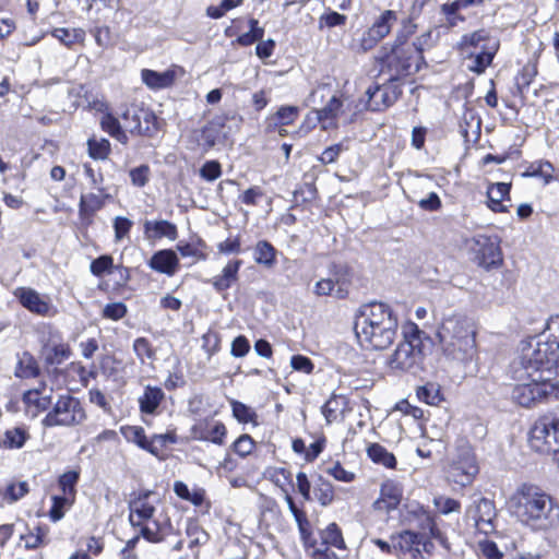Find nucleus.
<instances>
[{
    "instance_id": "f257e3e1",
    "label": "nucleus",
    "mask_w": 559,
    "mask_h": 559,
    "mask_svg": "<svg viewBox=\"0 0 559 559\" xmlns=\"http://www.w3.org/2000/svg\"><path fill=\"white\" fill-rule=\"evenodd\" d=\"M547 329L548 338L522 344L520 356L511 365L512 378L522 382L513 388L511 399L523 407L559 399V381L545 377L552 371L559 373V317L551 318Z\"/></svg>"
},
{
    "instance_id": "f03ea898",
    "label": "nucleus",
    "mask_w": 559,
    "mask_h": 559,
    "mask_svg": "<svg viewBox=\"0 0 559 559\" xmlns=\"http://www.w3.org/2000/svg\"><path fill=\"white\" fill-rule=\"evenodd\" d=\"M512 514L534 531H547L559 524V506L535 486L523 485L509 499Z\"/></svg>"
},
{
    "instance_id": "7ed1b4c3",
    "label": "nucleus",
    "mask_w": 559,
    "mask_h": 559,
    "mask_svg": "<svg viewBox=\"0 0 559 559\" xmlns=\"http://www.w3.org/2000/svg\"><path fill=\"white\" fill-rule=\"evenodd\" d=\"M397 326V318L388 305L372 302L360 308L354 329L361 346L384 349L395 340Z\"/></svg>"
},
{
    "instance_id": "20e7f679",
    "label": "nucleus",
    "mask_w": 559,
    "mask_h": 559,
    "mask_svg": "<svg viewBox=\"0 0 559 559\" xmlns=\"http://www.w3.org/2000/svg\"><path fill=\"white\" fill-rule=\"evenodd\" d=\"M160 499L152 490L133 492L128 501L129 522L140 527V534L150 543H160L171 530V522L158 507Z\"/></svg>"
},
{
    "instance_id": "39448f33",
    "label": "nucleus",
    "mask_w": 559,
    "mask_h": 559,
    "mask_svg": "<svg viewBox=\"0 0 559 559\" xmlns=\"http://www.w3.org/2000/svg\"><path fill=\"white\" fill-rule=\"evenodd\" d=\"M475 335L473 323L459 314L445 317L437 333L443 354L460 362L468 361L474 357Z\"/></svg>"
},
{
    "instance_id": "423d86ee",
    "label": "nucleus",
    "mask_w": 559,
    "mask_h": 559,
    "mask_svg": "<svg viewBox=\"0 0 559 559\" xmlns=\"http://www.w3.org/2000/svg\"><path fill=\"white\" fill-rule=\"evenodd\" d=\"M420 334L421 332L417 326L413 328L412 333L405 334V338L399 343L386 360L391 371L396 373H417L423 369L425 356Z\"/></svg>"
},
{
    "instance_id": "0eeeda50",
    "label": "nucleus",
    "mask_w": 559,
    "mask_h": 559,
    "mask_svg": "<svg viewBox=\"0 0 559 559\" xmlns=\"http://www.w3.org/2000/svg\"><path fill=\"white\" fill-rule=\"evenodd\" d=\"M477 474L478 465L472 448L465 443L459 445L447 468V479L464 487L472 484Z\"/></svg>"
},
{
    "instance_id": "6e6552de",
    "label": "nucleus",
    "mask_w": 559,
    "mask_h": 559,
    "mask_svg": "<svg viewBox=\"0 0 559 559\" xmlns=\"http://www.w3.org/2000/svg\"><path fill=\"white\" fill-rule=\"evenodd\" d=\"M85 418L86 414L80 401L67 394L58 399L53 408L44 418L43 424L47 427L74 426L82 424Z\"/></svg>"
},
{
    "instance_id": "1a4fd4ad",
    "label": "nucleus",
    "mask_w": 559,
    "mask_h": 559,
    "mask_svg": "<svg viewBox=\"0 0 559 559\" xmlns=\"http://www.w3.org/2000/svg\"><path fill=\"white\" fill-rule=\"evenodd\" d=\"M557 438L554 418L545 416L537 419L531 428L528 444L537 453H552L557 461V454H559Z\"/></svg>"
},
{
    "instance_id": "9d476101",
    "label": "nucleus",
    "mask_w": 559,
    "mask_h": 559,
    "mask_svg": "<svg viewBox=\"0 0 559 559\" xmlns=\"http://www.w3.org/2000/svg\"><path fill=\"white\" fill-rule=\"evenodd\" d=\"M465 518L479 533L488 535L495 532L497 511L493 501L487 498L474 500L467 507Z\"/></svg>"
},
{
    "instance_id": "9b49d317",
    "label": "nucleus",
    "mask_w": 559,
    "mask_h": 559,
    "mask_svg": "<svg viewBox=\"0 0 559 559\" xmlns=\"http://www.w3.org/2000/svg\"><path fill=\"white\" fill-rule=\"evenodd\" d=\"M471 242V249L481 266L490 269L502 264L503 258L498 236L476 235Z\"/></svg>"
},
{
    "instance_id": "f8f14e48",
    "label": "nucleus",
    "mask_w": 559,
    "mask_h": 559,
    "mask_svg": "<svg viewBox=\"0 0 559 559\" xmlns=\"http://www.w3.org/2000/svg\"><path fill=\"white\" fill-rule=\"evenodd\" d=\"M122 119L124 130L133 134L147 135L156 129L154 114L143 108H128Z\"/></svg>"
},
{
    "instance_id": "ddd939ff",
    "label": "nucleus",
    "mask_w": 559,
    "mask_h": 559,
    "mask_svg": "<svg viewBox=\"0 0 559 559\" xmlns=\"http://www.w3.org/2000/svg\"><path fill=\"white\" fill-rule=\"evenodd\" d=\"M401 91L392 84L374 85L368 87L367 108L372 111H381L392 106L399 98Z\"/></svg>"
},
{
    "instance_id": "4468645a",
    "label": "nucleus",
    "mask_w": 559,
    "mask_h": 559,
    "mask_svg": "<svg viewBox=\"0 0 559 559\" xmlns=\"http://www.w3.org/2000/svg\"><path fill=\"white\" fill-rule=\"evenodd\" d=\"M431 45V32L428 31L424 33L423 35L418 36L415 41L413 43L414 56H409L406 58H403L404 50L397 49L394 50V55L396 59L399 60L400 68L399 72L408 74L413 71L417 72L419 70V61L423 59V51Z\"/></svg>"
},
{
    "instance_id": "2eb2a0df",
    "label": "nucleus",
    "mask_w": 559,
    "mask_h": 559,
    "mask_svg": "<svg viewBox=\"0 0 559 559\" xmlns=\"http://www.w3.org/2000/svg\"><path fill=\"white\" fill-rule=\"evenodd\" d=\"M403 498V487L394 480H386L381 485L380 496L373 502L374 511L389 513L395 510Z\"/></svg>"
},
{
    "instance_id": "dca6fc26",
    "label": "nucleus",
    "mask_w": 559,
    "mask_h": 559,
    "mask_svg": "<svg viewBox=\"0 0 559 559\" xmlns=\"http://www.w3.org/2000/svg\"><path fill=\"white\" fill-rule=\"evenodd\" d=\"M148 266L158 273L173 276L178 272L180 262L174 250L163 249L152 255Z\"/></svg>"
},
{
    "instance_id": "f3484780",
    "label": "nucleus",
    "mask_w": 559,
    "mask_h": 559,
    "mask_svg": "<svg viewBox=\"0 0 559 559\" xmlns=\"http://www.w3.org/2000/svg\"><path fill=\"white\" fill-rule=\"evenodd\" d=\"M144 236L148 241H156L163 237L176 240L178 237L177 226L168 221H145L143 224Z\"/></svg>"
},
{
    "instance_id": "a211bd4d",
    "label": "nucleus",
    "mask_w": 559,
    "mask_h": 559,
    "mask_svg": "<svg viewBox=\"0 0 559 559\" xmlns=\"http://www.w3.org/2000/svg\"><path fill=\"white\" fill-rule=\"evenodd\" d=\"M20 302L32 312L46 314L49 311V302L32 288H17L14 293Z\"/></svg>"
},
{
    "instance_id": "6ab92c4d",
    "label": "nucleus",
    "mask_w": 559,
    "mask_h": 559,
    "mask_svg": "<svg viewBox=\"0 0 559 559\" xmlns=\"http://www.w3.org/2000/svg\"><path fill=\"white\" fill-rule=\"evenodd\" d=\"M242 264L241 260L229 261L222 273L211 278L209 282L217 293H222L230 288L238 281V272Z\"/></svg>"
},
{
    "instance_id": "aec40b11",
    "label": "nucleus",
    "mask_w": 559,
    "mask_h": 559,
    "mask_svg": "<svg viewBox=\"0 0 559 559\" xmlns=\"http://www.w3.org/2000/svg\"><path fill=\"white\" fill-rule=\"evenodd\" d=\"M511 186L504 182L492 183L487 189V204L493 211L498 213L508 212L509 205L504 204V201L510 202L509 193Z\"/></svg>"
},
{
    "instance_id": "412c9836",
    "label": "nucleus",
    "mask_w": 559,
    "mask_h": 559,
    "mask_svg": "<svg viewBox=\"0 0 559 559\" xmlns=\"http://www.w3.org/2000/svg\"><path fill=\"white\" fill-rule=\"evenodd\" d=\"M165 399L164 391L158 386L146 385L139 397L140 411L143 414L155 415L160 403Z\"/></svg>"
},
{
    "instance_id": "4be33fe9",
    "label": "nucleus",
    "mask_w": 559,
    "mask_h": 559,
    "mask_svg": "<svg viewBox=\"0 0 559 559\" xmlns=\"http://www.w3.org/2000/svg\"><path fill=\"white\" fill-rule=\"evenodd\" d=\"M342 102L337 96H332L326 106L317 110V119L323 130L336 127V118L341 111Z\"/></svg>"
},
{
    "instance_id": "5701e85b",
    "label": "nucleus",
    "mask_w": 559,
    "mask_h": 559,
    "mask_svg": "<svg viewBox=\"0 0 559 559\" xmlns=\"http://www.w3.org/2000/svg\"><path fill=\"white\" fill-rule=\"evenodd\" d=\"M48 526L36 525L32 528L27 527V532L22 534L20 539L26 549L34 550L48 544Z\"/></svg>"
},
{
    "instance_id": "b1692460",
    "label": "nucleus",
    "mask_w": 559,
    "mask_h": 559,
    "mask_svg": "<svg viewBox=\"0 0 559 559\" xmlns=\"http://www.w3.org/2000/svg\"><path fill=\"white\" fill-rule=\"evenodd\" d=\"M120 432L128 442H132L150 453H155L151 439L146 438L145 431L142 427L122 426L120 428Z\"/></svg>"
},
{
    "instance_id": "393cba45",
    "label": "nucleus",
    "mask_w": 559,
    "mask_h": 559,
    "mask_svg": "<svg viewBox=\"0 0 559 559\" xmlns=\"http://www.w3.org/2000/svg\"><path fill=\"white\" fill-rule=\"evenodd\" d=\"M200 431L199 438L211 441L216 444H223L226 436V427L222 423H205L200 424L195 428V433Z\"/></svg>"
},
{
    "instance_id": "a878e982",
    "label": "nucleus",
    "mask_w": 559,
    "mask_h": 559,
    "mask_svg": "<svg viewBox=\"0 0 559 559\" xmlns=\"http://www.w3.org/2000/svg\"><path fill=\"white\" fill-rule=\"evenodd\" d=\"M396 22L397 13L393 10H384L369 28L383 39L390 34Z\"/></svg>"
},
{
    "instance_id": "bb28decb",
    "label": "nucleus",
    "mask_w": 559,
    "mask_h": 559,
    "mask_svg": "<svg viewBox=\"0 0 559 559\" xmlns=\"http://www.w3.org/2000/svg\"><path fill=\"white\" fill-rule=\"evenodd\" d=\"M367 454L373 463L383 465L384 467L394 468L396 465V459L394 454L389 452L383 445L379 443H371L368 445Z\"/></svg>"
},
{
    "instance_id": "cd10ccee",
    "label": "nucleus",
    "mask_w": 559,
    "mask_h": 559,
    "mask_svg": "<svg viewBox=\"0 0 559 559\" xmlns=\"http://www.w3.org/2000/svg\"><path fill=\"white\" fill-rule=\"evenodd\" d=\"M393 548L402 552L413 551L415 547L421 545V535L412 531H404L396 536H392Z\"/></svg>"
},
{
    "instance_id": "c85d7f7f",
    "label": "nucleus",
    "mask_w": 559,
    "mask_h": 559,
    "mask_svg": "<svg viewBox=\"0 0 559 559\" xmlns=\"http://www.w3.org/2000/svg\"><path fill=\"white\" fill-rule=\"evenodd\" d=\"M80 473L76 471H69L59 477V487L62 490V500L66 503H73L75 499V486L79 480Z\"/></svg>"
},
{
    "instance_id": "c756f323",
    "label": "nucleus",
    "mask_w": 559,
    "mask_h": 559,
    "mask_svg": "<svg viewBox=\"0 0 559 559\" xmlns=\"http://www.w3.org/2000/svg\"><path fill=\"white\" fill-rule=\"evenodd\" d=\"M52 36L57 38L68 48H71L75 44H82L85 39V32L82 28H55Z\"/></svg>"
},
{
    "instance_id": "7c9ffc66",
    "label": "nucleus",
    "mask_w": 559,
    "mask_h": 559,
    "mask_svg": "<svg viewBox=\"0 0 559 559\" xmlns=\"http://www.w3.org/2000/svg\"><path fill=\"white\" fill-rule=\"evenodd\" d=\"M143 82L151 88H165L173 83L174 74L171 72H156L144 69L141 73Z\"/></svg>"
},
{
    "instance_id": "2f4dec72",
    "label": "nucleus",
    "mask_w": 559,
    "mask_h": 559,
    "mask_svg": "<svg viewBox=\"0 0 559 559\" xmlns=\"http://www.w3.org/2000/svg\"><path fill=\"white\" fill-rule=\"evenodd\" d=\"M346 408V397L342 395H333L322 406V414L326 421L330 424L335 421L340 416L343 415Z\"/></svg>"
},
{
    "instance_id": "473e14b6",
    "label": "nucleus",
    "mask_w": 559,
    "mask_h": 559,
    "mask_svg": "<svg viewBox=\"0 0 559 559\" xmlns=\"http://www.w3.org/2000/svg\"><path fill=\"white\" fill-rule=\"evenodd\" d=\"M276 250L266 240H261L255 245L254 248V261L258 264H262L266 267H272L276 263Z\"/></svg>"
},
{
    "instance_id": "72a5a7b5",
    "label": "nucleus",
    "mask_w": 559,
    "mask_h": 559,
    "mask_svg": "<svg viewBox=\"0 0 559 559\" xmlns=\"http://www.w3.org/2000/svg\"><path fill=\"white\" fill-rule=\"evenodd\" d=\"M102 129L107 132L110 136L115 138L121 144L128 143V136L126 131L122 129L120 122L110 114H106L100 119Z\"/></svg>"
},
{
    "instance_id": "f704fd0d",
    "label": "nucleus",
    "mask_w": 559,
    "mask_h": 559,
    "mask_svg": "<svg viewBox=\"0 0 559 559\" xmlns=\"http://www.w3.org/2000/svg\"><path fill=\"white\" fill-rule=\"evenodd\" d=\"M417 397L429 405H438L442 401L440 385L428 382L419 386L417 389Z\"/></svg>"
},
{
    "instance_id": "c9c22d12",
    "label": "nucleus",
    "mask_w": 559,
    "mask_h": 559,
    "mask_svg": "<svg viewBox=\"0 0 559 559\" xmlns=\"http://www.w3.org/2000/svg\"><path fill=\"white\" fill-rule=\"evenodd\" d=\"M321 539L324 545L333 546L340 550H345V543L340 527L331 523L321 532Z\"/></svg>"
},
{
    "instance_id": "e433bc0d",
    "label": "nucleus",
    "mask_w": 559,
    "mask_h": 559,
    "mask_svg": "<svg viewBox=\"0 0 559 559\" xmlns=\"http://www.w3.org/2000/svg\"><path fill=\"white\" fill-rule=\"evenodd\" d=\"M27 438L28 433L26 430L17 427L5 431L1 444L8 449H20L24 445Z\"/></svg>"
},
{
    "instance_id": "4c0bfd02",
    "label": "nucleus",
    "mask_w": 559,
    "mask_h": 559,
    "mask_svg": "<svg viewBox=\"0 0 559 559\" xmlns=\"http://www.w3.org/2000/svg\"><path fill=\"white\" fill-rule=\"evenodd\" d=\"M104 206V197L100 194L88 193L81 197L80 214H94Z\"/></svg>"
},
{
    "instance_id": "58836bf2",
    "label": "nucleus",
    "mask_w": 559,
    "mask_h": 559,
    "mask_svg": "<svg viewBox=\"0 0 559 559\" xmlns=\"http://www.w3.org/2000/svg\"><path fill=\"white\" fill-rule=\"evenodd\" d=\"M489 40L488 33L484 29L476 31L469 35L463 36L461 46L463 48H479L480 50L489 49L487 41Z\"/></svg>"
},
{
    "instance_id": "ea45409f",
    "label": "nucleus",
    "mask_w": 559,
    "mask_h": 559,
    "mask_svg": "<svg viewBox=\"0 0 559 559\" xmlns=\"http://www.w3.org/2000/svg\"><path fill=\"white\" fill-rule=\"evenodd\" d=\"M496 49V46L492 45L491 48L477 52L473 59V63L469 66V70L476 73H483L491 63Z\"/></svg>"
},
{
    "instance_id": "a19ab883",
    "label": "nucleus",
    "mask_w": 559,
    "mask_h": 559,
    "mask_svg": "<svg viewBox=\"0 0 559 559\" xmlns=\"http://www.w3.org/2000/svg\"><path fill=\"white\" fill-rule=\"evenodd\" d=\"M88 154L94 159H105L110 153V143L107 139L92 138L87 141Z\"/></svg>"
},
{
    "instance_id": "79ce46f5",
    "label": "nucleus",
    "mask_w": 559,
    "mask_h": 559,
    "mask_svg": "<svg viewBox=\"0 0 559 559\" xmlns=\"http://www.w3.org/2000/svg\"><path fill=\"white\" fill-rule=\"evenodd\" d=\"M295 521L297 522L298 530L301 536V539L306 546L313 547L316 545V539L312 536L311 524L304 511H300L296 515H294Z\"/></svg>"
},
{
    "instance_id": "37998d69",
    "label": "nucleus",
    "mask_w": 559,
    "mask_h": 559,
    "mask_svg": "<svg viewBox=\"0 0 559 559\" xmlns=\"http://www.w3.org/2000/svg\"><path fill=\"white\" fill-rule=\"evenodd\" d=\"M233 414L237 418L238 421L247 424V423H255L257 414L255 412L247 406L246 404L233 401L231 402Z\"/></svg>"
},
{
    "instance_id": "c03bdc74",
    "label": "nucleus",
    "mask_w": 559,
    "mask_h": 559,
    "mask_svg": "<svg viewBox=\"0 0 559 559\" xmlns=\"http://www.w3.org/2000/svg\"><path fill=\"white\" fill-rule=\"evenodd\" d=\"M299 116V108L296 106H282L273 116L275 124L286 126L293 123Z\"/></svg>"
},
{
    "instance_id": "a18cd8bd",
    "label": "nucleus",
    "mask_w": 559,
    "mask_h": 559,
    "mask_svg": "<svg viewBox=\"0 0 559 559\" xmlns=\"http://www.w3.org/2000/svg\"><path fill=\"white\" fill-rule=\"evenodd\" d=\"M314 495L322 506H328L334 499L333 486L328 480H324L320 477L319 483L314 488Z\"/></svg>"
},
{
    "instance_id": "49530a36",
    "label": "nucleus",
    "mask_w": 559,
    "mask_h": 559,
    "mask_svg": "<svg viewBox=\"0 0 559 559\" xmlns=\"http://www.w3.org/2000/svg\"><path fill=\"white\" fill-rule=\"evenodd\" d=\"M29 491L27 481H12L7 486L4 498L9 502H15L27 495Z\"/></svg>"
},
{
    "instance_id": "de8ad7c7",
    "label": "nucleus",
    "mask_w": 559,
    "mask_h": 559,
    "mask_svg": "<svg viewBox=\"0 0 559 559\" xmlns=\"http://www.w3.org/2000/svg\"><path fill=\"white\" fill-rule=\"evenodd\" d=\"M49 350L47 361L52 365H60L71 356L70 346L64 343L55 344L49 348Z\"/></svg>"
},
{
    "instance_id": "09e8293b",
    "label": "nucleus",
    "mask_w": 559,
    "mask_h": 559,
    "mask_svg": "<svg viewBox=\"0 0 559 559\" xmlns=\"http://www.w3.org/2000/svg\"><path fill=\"white\" fill-rule=\"evenodd\" d=\"M433 506L442 514L461 511V503L457 500L445 496H436L433 498Z\"/></svg>"
},
{
    "instance_id": "8fccbe9b",
    "label": "nucleus",
    "mask_w": 559,
    "mask_h": 559,
    "mask_svg": "<svg viewBox=\"0 0 559 559\" xmlns=\"http://www.w3.org/2000/svg\"><path fill=\"white\" fill-rule=\"evenodd\" d=\"M478 554L484 559H502L503 552L499 550L497 545L489 540L484 539L478 542Z\"/></svg>"
},
{
    "instance_id": "3c124183",
    "label": "nucleus",
    "mask_w": 559,
    "mask_h": 559,
    "mask_svg": "<svg viewBox=\"0 0 559 559\" xmlns=\"http://www.w3.org/2000/svg\"><path fill=\"white\" fill-rule=\"evenodd\" d=\"M150 175L151 170L147 165H141L132 168L129 173L132 185L139 188L144 187L148 182Z\"/></svg>"
},
{
    "instance_id": "603ef678",
    "label": "nucleus",
    "mask_w": 559,
    "mask_h": 559,
    "mask_svg": "<svg viewBox=\"0 0 559 559\" xmlns=\"http://www.w3.org/2000/svg\"><path fill=\"white\" fill-rule=\"evenodd\" d=\"M347 17L344 14H340L334 11H329L324 14H322L319 19V28L322 29L323 27H334L344 25Z\"/></svg>"
},
{
    "instance_id": "864d4df0",
    "label": "nucleus",
    "mask_w": 559,
    "mask_h": 559,
    "mask_svg": "<svg viewBox=\"0 0 559 559\" xmlns=\"http://www.w3.org/2000/svg\"><path fill=\"white\" fill-rule=\"evenodd\" d=\"M133 350L139 357L141 362H144L145 358H153L155 353L151 346V343L145 337H139L133 343Z\"/></svg>"
},
{
    "instance_id": "5fc2aeb1",
    "label": "nucleus",
    "mask_w": 559,
    "mask_h": 559,
    "mask_svg": "<svg viewBox=\"0 0 559 559\" xmlns=\"http://www.w3.org/2000/svg\"><path fill=\"white\" fill-rule=\"evenodd\" d=\"M112 257L100 255L91 263V272L95 276H102L105 272H109L112 267Z\"/></svg>"
},
{
    "instance_id": "6e6d98bb",
    "label": "nucleus",
    "mask_w": 559,
    "mask_h": 559,
    "mask_svg": "<svg viewBox=\"0 0 559 559\" xmlns=\"http://www.w3.org/2000/svg\"><path fill=\"white\" fill-rule=\"evenodd\" d=\"M234 451L240 456H247L254 448V441L249 435L240 436L233 444Z\"/></svg>"
},
{
    "instance_id": "4d7b16f0",
    "label": "nucleus",
    "mask_w": 559,
    "mask_h": 559,
    "mask_svg": "<svg viewBox=\"0 0 559 559\" xmlns=\"http://www.w3.org/2000/svg\"><path fill=\"white\" fill-rule=\"evenodd\" d=\"M221 164L216 160L206 162L200 169L201 177L209 181L217 179L221 176Z\"/></svg>"
},
{
    "instance_id": "13d9d810",
    "label": "nucleus",
    "mask_w": 559,
    "mask_h": 559,
    "mask_svg": "<svg viewBox=\"0 0 559 559\" xmlns=\"http://www.w3.org/2000/svg\"><path fill=\"white\" fill-rule=\"evenodd\" d=\"M221 337L218 333L209 331L202 336V347L211 356L219 348Z\"/></svg>"
},
{
    "instance_id": "bf43d9fd",
    "label": "nucleus",
    "mask_w": 559,
    "mask_h": 559,
    "mask_svg": "<svg viewBox=\"0 0 559 559\" xmlns=\"http://www.w3.org/2000/svg\"><path fill=\"white\" fill-rule=\"evenodd\" d=\"M127 313V307L122 302L108 304L103 309V316L107 319L119 320Z\"/></svg>"
},
{
    "instance_id": "052dcab7",
    "label": "nucleus",
    "mask_w": 559,
    "mask_h": 559,
    "mask_svg": "<svg viewBox=\"0 0 559 559\" xmlns=\"http://www.w3.org/2000/svg\"><path fill=\"white\" fill-rule=\"evenodd\" d=\"M326 473L334 477L336 480L350 483L355 478V474L346 471L340 463H335L326 468Z\"/></svg>"
},
{
    "instance_id": "680f3d73",
    "label": "nucleus",
    "mask_w": 559,
    "mask_h": 559,
    "mask_svg": "<svg viewBox=\"0 0 559 559\" xmlns=\"http://www.w3.org/2000/svg\"><path fill=\"white\" fill-rule=\"evenodd\" d=\"M187 534L190 537V547L204 545L209 540L207 533L200 528L198 525L189 526Z\"/></svg>"
},
{
    "instance_id": "e2e57ef3",
    "label": "nucleus",
    "mask_w": 559,
    "mask_h": 559,
    "mask_svg": "<svg viewBox=\"0 0 559 559\" xmlns=\"http://www.w3.org/2000/svg\"><path fill=\"white\" fill-rule=\"evenodd\" d=\"M132 225V222L127 217H116L114 222L116 241H120L124 236H127Z\"/></svg>"
},
{
    "instance_id": "0e129e2a",
    "label": "nucleus",
    "mask_w": 559,
    "mask_h": 559,
    "mask_svg": "<svg viewBox=\"0 0 559 559\" xmlns=\"http://www.w3.org/2000/svg\"><path fill=\"white\" fill-rule=\"evenodd\" d=\"M290 365L293 369L305 373H311L313 370L312 361L302 355H295L292 357Z\"/></svg>"
},
{
    "instance_id": "69168bd1",
    "label": "nucleus",
    "mask_w": 559,
    "mask_h": 559,
    "mask_svg": "<svg viewBox=\"0 0 559 559\" xmlns=\"http://www.w3.org/2000/svg\"><path fill=\"white\" fill-rule=\"evenodd\" d=\"M176 249L182 257H194L199 260H204L205 255L192 243L180 241L177 243Z\"/></svg>"
},
{
    "instance_id": "338daca9",
    "label": "nucleus",
    "mask_w": 559,
    "mask_h": 559,
    "mask_svg": "<svg viewBox=\"0 0 559 559\" xmlns=\"http://www.w3.org/2000/svg\"><path fill=\"white\" fill-rule=\"evenodd\" d=\"M250 349L248 340L239 335L231 343V355L235 357H243Z\"/></svg>"
},
{
    "instance_id": "774afa93",
    "label": "nucleus",
    "mask_w": 559,
    "mask_h": 559,
    "mask_svg": "<svg viewBox=\"0 0 559 559\" xmlns=\"http://www.w3.org/2000/svg\"><path fill=\"white\" fill-rule=\"evenodd\" d=\"M263 197V192L259 187H251L247 189L240 197L239 200L247 205H255L258 200Z\"/></svg>"
}]
</instances>
